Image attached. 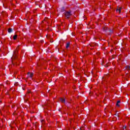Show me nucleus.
<instances>
[{"mask_svg": "<svg viewBox=\"0 0 130 130\" xmlns=\"http://www.w3.org/2000/svg\"><path fill=\"white\" fill-rule=\"evenodd\" d=\"M126 70H127V71H128V70H129V66H126Z\"/></svg>", "mask_w": 130, "mask_h": 130, "instance_id": "nucleus-9", "label": "nucleus"}, {"mask_svg": "<svg viewBox=\"0 0 130 130\" xmlns=\"http://www.w3.org/2000/svg\"><path fill=\"white\" fill-rule=\"evenodd\" d=\"M28 93H30V91H29Z\"/></svg>", "mask_w": 130, "mask_h": 130, "instance_id": "nucleus-13", "label": "nucleus"}, {"mask_svg": "<svg viewBox=\"0 0 130 130\" xmlns=\"http://www.w3.org/2000/svg\"><path fill=\"white\" fill-rule=\"evenodd\" d=\"M12 31H13V30L12 29V28H9L8 29V32H9V33H11V32H12Z\"/></svg>", "mask_w": 130, "mask_h": 130, "instance_id": "nucleus-7", "label": "nucleus"}, {"mask_svg": "<svg viewBox=\"0 0 130 130\" xmlns=\"http://www.w3.org/2000/svg\"><path fill=\"white\" fill-rule=\"evenodd\" d=\"M1 111L0 110V115H2Z\"/></svg>", "mask_w": 130, "mask_h": 130, "instance_id": "nucleus-12", "label": "nucleus"}, {"mask_svg": "<svg viewBox=\"0 0 130 130\" xmlns=\"http://www.w3.org/2000/svg\"><path fill=\"white\" fill-rule=\"evenodd\" d=\"M41 122H42V123L44 124V120H42Z\"/></svg>", "mask_w": 130, "mask_h": 130, "instance_id": "nucleus-11", "label": "nucleus"}, {"mask_svg": "<svg viewBox=\"0 0 130 130\" xmlns=\"http://www.w3.org/2000/svg\"><path fill=\"white\" fill-rule=\"evenodd\" d=\"M119 103H120V101L117 102L116 106H118V107H119Z\"/></svg>", "mask_w": 130, "mask_h": 130, "instance_id": "nucleus-6", "label": "nucleus"}, {"mask_svg": "<svg viewBox=\"0 0 130 130\" xmlns=\"http://www.w3.org/2000/svg\"><path fill=\"white\" fill-rule=\"evenodd\" d=\"M70 47V43H68L66 45V48H69Z\"/></svg>", "mask_w": 130, "mask_h": 130, "instance_id": "nucleus-8", "label": "nucleus"}, {"mask_svg": "<svg viewBox=\"0 0 130 130\" xmlns=\"http://www.w3.org/2000/svg\"><path fill=\"white\" fill-rule=\"evenodd\" d=\"M60 102H61L62 103H64L66 102V100L62 98H61L60 99Z\"/></svg>", "mask_w": 130, "mask_h": 130, "instance_id": "nucleus-3", "label": "nucleus"}, {"mask_svg": "<svg viewBox=\"0 0 130 130\" xmlns=\"http://www.w3.org/2000/svg\"><path fill=\"white\" fill-rule=\"evenodd\" d=\"M126 129V126H124L123 127V129Z\"/></svg>", "mask_w": 130, "mask_h": 130, "instance_id": "nucleus-10", "label": "nucleus"}, {"mask_svg": "<svg viewBox=\"0 0 130 130\" xmlns=\"http://www.w3.org/2000/svg\"><path fill=\"white\" fill-rule=\"evenodd\" d=\"M66 18L69 19L72 16V12L71 11H67L64 13Z\"/></svg>", "mask_w": 130, "mask_h": 130, "instance_id": "nucleus-1", "label": "nucleus"}, {"mask_svg": "<svg viewBox=\"0 0 130 130\" xmlns=\"http://www.w3.org/2000/svg\"><path fill=\"white\" fill-rule=\"evenodd\" d=\"M28 76H29V77H30V78H32V77H33V76H34V74H33V73H31V74H30V73H28Z\"/></svg>", "mask_w": 130, "mask_h": 130, "instance_id": "nucleus-4", "label": "nucleus"}, {"mask_svg": "<svg viewBox=\"0 0 130 130\" xmlns=\"http://www.w3.org/2000/svg\"><path fill=\"white\" fill-rule=\"evenodd\" d=\"M121 11V7H118L116 10V12H118L119 14H120Z\"/></svg>", "mask_w": 130, "mask_h": 130, "instance_id": "nucleus-2", "label": "nucleus"}, {"mask_svg": "<svg viewBox=\"0 0 130 130\" xmlns=\"http://www.w3.org/2000/svg\"><path fill=\"white\" fill-rule=\"evenodd\" d=\"M17 37H18V35H14L13 37L14 40H16V39H17Z\"/></svg>", "mask_w": 130, "mask_h": 130, "instance_id": "nucleus-5", "label": "nucleus"}]
</instances>
